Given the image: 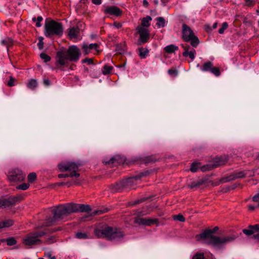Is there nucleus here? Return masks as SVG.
<instances>
[{
    "instance_id": "obj_53",
    "label": "nucleus",
    "mask_w": 259,
    "mask_h": 259,
    "mask_svg": "<svg viewBox=\"0 0 259 259\" xmlns=\"http://www.w3.org/2000/svg\"><path fill=\"white\" fill-rule=\"evenodd\" d=\"M43 83L46 86H49L50 85V81L49 79L45 78L43 80Z\"/></svg>"
},
{
    "instance_id": "obj_27",
    "label": "nucleus",
    "mask_w": 259,
    "mask_h": 259,
    "mask_svg": "<svg viewBox=\"0 0 259 259\" xmlns=\"http://www.w3.org/2000/svg\"><path fill=\"white\" fill-rule=\"evenodd\" d=\"M157 23L156 25L158 27H164L165 25V20L164 18L160 17L156 18Z\"/></svg>"
},
{
    "instance_id": "obj_42",
    "label": "nucleus",
    "mask_w": 259,
    "mask_h": 259,
    "mask_svg": "<svg viewBox=\"0 0 259 259\" xmlns=\"http://www.w3.org/2000/svg\"><path fill=\"white\" fill-rule=\"evenodd\" d=\"M228 25L227 22H224L222 24V27L219 30V32L220 34H223L225 30L228 28Z\"/></svg>"
},
{
    "instance_id": "obj_14",
    "label": "nucleus",
    "mask_w": 259,
    "mask_h": 259,
    "mask_svg": "<svg viewBox=\"0 0 259 259\" xmlns=\"http://www.w3.org/2000/svg\"><path fill=\"white\" fill-rule=\"evenodd\" d=\"M106 14H109L115 16H119L122 14L121 10L116 6H108L104 10Z\"/></svg>"
},
{
    "instance_id": "obj_36",
    "label": "nucleus",
    "mask_w": 259,
    "mask_h": 259,
    "mask_svg": "<svg viewBox=\"0 0 259 259\" xmlns=\"http://www.w3.org/2000/svg\"><path fill=\"white\" fill-rule=\"evenodd\" d=\"M199 164V163L197 162L192 163L190 168L191 171L193 172H196L198 168Z\"/></svg>"
},
{
    "instance_id": "obj_64",
    "label": "nucleus",
    "mask_w": 259,
    "mask_h": 259,
    "mask_svg": "<svg viewBox=\"0 0 259 259\" xmlns=\"http://www.w3.org/2000/svg\"><path fill=\"white\" fill-rule=\"evenodd\" d=\"M154 3H155L156 5L158 4V0H156V1H154Z\"/></svg>"
},
{
    "instance_id": "obj_28",
    "label": "nucleus",
    "mask_w": 259,
    "mask_h": 259,
    "mask_svg": "<svg viewBox=\"0 0 259 259\" xmlns=\"http://www.w3.org/2000/svg\"><path fill=\"white\" fill-rule=\"evenodd\" d=\"M2 44L3 45L6 46L7 47V48H8L9 47L13 45V41L11 38L7 37L2 41Z\"/></svg>"
},
{
    "instance_id": "obj_13",
    "label": "nucleus",
    "mask_w": 259,
    "mask_h": 259,
    "mask_svg": "<svg viewBox=\"0 0 259 259\" xmlns=\"http://www.w3.org/2000/svg\"><path fill=\"white\" fill-rule=\"evenodd\" d=\"M18 200L17 197H10L8 199L0 200V209L6 208L14 205Z\"/></svg>"
},
{
    "instance_id": "obj_8",
    "label": "nucleus",
    "mask_w": 259,
    "mask_h": 259,
    "mask_svg": "<svg viewBox=\"0 0 259 259\" xmlns=\"http://www.w3.org/2000/svg\"><path fill=\"white\" fill-rule=\"evenodd\" d=\"M60 171L62 172L67 171V174H73V177H78L79 174L77 172L78 165L71 161L63 162L58 165Z\"/></svg>"
},
{
    "instance_id": "obj_15",
    "label": "nucleus",
    "mask_w": 259,
    "mask_h": 259,
    "mask_svg": "<svg viewBox=\"0 0 259 259\" xmlns=\"http://www.w3.org/2000/svg\"><path fill=\"white\" fill-rule=\"evenodd\" d=\"M72 206L73 213L77 212H89L91 210V207L89 205L72 203Z\"/></svg>"
},
{
    "instance_id": "obj_58",
    "label": "nucleus",
    "mask_w": 259,
    "mask_h": 259,
    "mask_svg": "<svg viewBox=\"0 0 259 259\" xmlns=\"http://www.w3.org/2000/svg\"><path fill=\"white\" fill-rule=\"evenodd\" d=\"M218 230L219 228L218 227H215L212 230H211L212 235L215 233Z\"/></svg>"
},
{
    "instance_id": "obj_32",
    "label": "nucleus",
    "mask_w": 259,
    "mask_h": 259,
    "mask_svg": "<svg viewBox=\"0 0 259 259\" xmlns=\"http://www.w3.org/2000/svg\"><path fill=\"white\" fill-rule=\"evenodd\" d=\"M8 245H13L16 244V240L13 237H9L5 240Z\"/></svg>"
},
{
    "instance_id": "obj_52",
    "label": "nucleus",
    "mask_w": 259,
    "mask_h": 259,
    "mask_svg": "<svg viewBox=\"0 0 259 259\" xmlns=\"http://www.w3.org/2000/svg\"><path fill=\"white\" fill-rule=\"evenodd\" d=\"M85 62H87L89 64H91L93 63V60L92 59L86 58L82 60V63Z\"/></svg>"
},
{
    "instance_id": "obj_25",
    "label": "nucleus",
    "mask_w": 259,
    "mask_h": 259,
    "mask_svg": "<svg viewBox=\"0 0 259 259\" xmlns=\"http://www.w3.org/2000/svg\"><path fill=\"white\" fill-rule=\"evenodd\" d=\"M75 237L79 239H85L92 238L89 235L85 232H77L75 234Z\"/></svg>"
},
{
    "instance_id": "obj_40",
    "label": "nucleus",
    "mask_w": 259,
    "mask_h": 259,
    "mask_svg": "<svg viewBox=\"0 0 259 259\" xmlns=\"http://www.w3.org/2000/svg\"><path fill=\"white\" fill-rule=\"evenodd\" d=\"M210 71L214 74L217 76H219L220 75V71L218 68L217 67H213L210 70Z\"/></svg>"
},
{
    "instance_id": "obj_45",
    "label": "nucleus",
    "mask_w": 259,
    "mask_h": 259,
    "mask_svg": "<svg viewBox=\"0 0 259 259\" xmlns=\"http://www.w3.org/2000/svg\"><path fill=\"white\" fill-rule=\"evenodd\" d=\"M245 1V5L248 7H252L254 5L255 2H253L252 0H244Z\"/></svg>"
},
{
    "instance_id": "obj_1",
    "label": "nucleus",
    "mask_w": 259,
    "mask_h": 259,
    "mask_svg": "<svg viewBox=\"0 0 259 259\" xmlns=\"http://www.w3.org/2000/svg\"><path fill=\"white\" fill-rule=\"evenodd\" d=\"M197 240H202L204 243L212 245L217 248H220L227 243L234 241L238 237V235L219 237L212 235L210 229H206L202 233L197 235Z\"/></svg>"
},
{
    "instance_id": "obj_20",
    "label": "nucleus",
    "mask_w": 259,
    "mask_h": 259,
    "mask_svg": "<svg viewBox=\"0 0 259 259\" xmlns=\"http://www.w3.org/2000/svg\"><path fill=\"white\" fill-rule=\"evenodd\" d=\"M228 161V158L226 156L216 158L214 159L212 168H215L218 166L225 164Z\"/></svg>"
},
{
    "instance_id": "obj_29",
    "label": "nucleus",
    "mask_w": 259,
    "mask_h": 259,
    "mask_svg": "<svg viewBox=\"0 0 259 259\" xmlns=\"http://www.w3.org/2000/svg\"><path fill=\"white\" fill-rule=\"evenodd\" d=\"M37 85V82L36 80L34 79H30L27 84V87L32 90L34 89Z\"/></svg>"
},
{
    "instance_id": "obj_34",
    "label": "nucleus",
    "mask_w": 259,
    "mask_h": 259,
    "mask_svg": "<svg viewBox=\"0 0 259 259\" xmlns=\"http://www.w3.org/2000/svg\"><path fill=\"white\" fill-rule=\"evenodd\" d=\"M44 256L49 259H56V256L53 254L51 251H47L45 252Z\"/></svg>"
},
{
    "instance_id": "obj_43",
    "label": "nucleus",
    "mask_w": 259,
    "mask_h": 259,
    "mask_svg": "<svg viewBox=\"0 0 259 259\" xmlns=\"http://www.w3.org/2000/svg\"><path fill=\"white\" fill-rule=\"evenodd\" d=\"M192 259H205L203 253H197L194 255Z\"/></svg>"
},
{
    "instance_id": "obj_62",
    "label": "nucleus",
    "mask_w": 259,
    "mask_h": 259,
    "mask_svg": "<svg viewBox=\"0 0 259 259\" xmlns=\"http://www.w3.org/2000/svg\"><path fill=\"white\" fill-rule=\"evenodd\" d=\"M255 207L253 205H249L248 206V209L250 210H253L255 209Z\"/></svg>"
},
{
    "instance_id": "obj_12",
    "label": "nucleus",
    "mask_w": 259,
    "mask_h": 259,
    "mask_svg": "<svg viewBox=\"0 0 259 259\" xmlns=\"http://www.w3.org/2000/svg\"><path fill=\"white\" fill-rule=\"evenodd\" d=\"M137 30L140 34V40L142 43H145L147 41L149 38V33L148 29L142 26H138Z\"/></svg>"
},
{
    "instance_id": "obj_57",
    "label": "nucleus",
    "mask_w": 259,
    "mask_h": 259,
    "mask_svg": "<svg viewBox=\"0 0 259 259\" xmlns=\"http://www.w3.org/2000/svg\"><path fill=\"white\" fill-rule=\"evenodd\" d=\"M113 26L117 28H119L121 27V24L119 23L114 22L113 24Z\"/></svg>"
},
{
    "instance_id": "obj_5",
    "label": "nucleus",
    "mask_w": 259,
    "mask_h": 259,
    "mask_svg": "<svg viewBox=\"0 0 259 259\" xmlns=\"http://www.w3.org/2000/svg\"><path fill=\"white\" fill-rule=\"evenodd\" d=\"M45 28V34L47 37H50L53 35L60 36L63 34V28L62 24L55 21H47Z\"/></svg>"
},
{
    "instance_id": "obj_41",
    "label": "nucleus",
    "mask_w": 259,
    "mask_h": 259,
    "mask_svg": "<svg viewBox=\"0 0 259 259\" xmlns=\"http://www.w3.org/2000/svg\"><path fill=\"white\" fill-rule=\"evenodd\" d=\"M29 187V184L27 183H23L17 186L16 188L18 189H21L23 190H25L27 189Z\"/></svg>"
},
{
    "instance_id": "obj_18",
    "label": "nucleus",
    "mask_w": 259,
    "mask_h": 259,
    "mask_svg": "<svg viewBox=\"0 0 259 259\" xmlns=\"http://www.w3.org/2000/svg\"><path fill=\"white\" fill-rule=\"evenodd\" d=\"M207 182V179L206 178H202L192 182L190 184L188 185V187L190 189L198 188L200 186L206 184Z\"/></svg>"
},
{
    "instance_id": "obj_60",
    "label": "nucleus",
    "mask_w": 259,
    "mask_h": 259,
    "mask_svg": "<svg viewBox=\"0 0 259 259\" xmlns=\"http://www.w3.org/2000/svg\"><path fill=\"white\" fill-rule=\"evenodd\" d=\"M217 25H218V23L217 22H215L213 25H212V28H210L209 30H211L212 29H215L217 27Z\"/></svg>"
},
{
    "instance_id": "obj_26",
    "label": "nucleus",
    "mask_w": 259,
    "mask_h": 259,
    "mask_svg": "<svg viewBox=\"0 0 259 259\" xmlns=\"http://www.w3.org/2000/svg\"><path fill=\"white\" fill-rule=\"evenodd\" d=\"M212 67L213 64L211 62H207L203 64L201 70L203 71H210Z\"/></svg>"
},
{
    "instance_id": "obj_10",
    "label": "nucleus",
    "mask_w": 259,
    "mask_h": 259,
    "mask_svg": "<svg viewBox=\"0 0 259 259\" xmlns=\"http://www.w3.org/2000/svg\"><path fill=\"white\" fill-rule=\"evenodd\" d=\"M8 178L10 182H21L24 180L25 175L21 170L14 169L10 172Z\"/></svg>"
},
{
    "instance_id": "obj_17",
    "label": "nucleus",
    "mask_w": 259,
    "mask_h": 259,
    "mask_svg": "<svg viewBox=\"0 0 259 259\" xmlns=\"http://www.w3.org/2000/svg\"><path fill=\"white\" fill-rule=\"evenodd\" d=\"M242 232L247 236H249L259 233V225H250L247 229H243Z\"/></svg>"
},
{
    "instance_id": "obj_35",
    "label": "nucleus",
    "mask_w": 259,
    "mask_h": 259,
    "mask_svg": "<svg viewBox=\"0 0 259 259\" xmlns=\"http://www.w3.org/2000/svg\"><path fill=\"white\" fill-rule=\"evenodd\" d=\"M173 218L175 220H177L181 222H184L185 221V219L183 217V215L181 214H179L178 215H174Z\"/></svg>"
},
{
    "instance_id": "obj_46",
    "label": "nucleus",
    "mask_w": 259,
    "mask_h": 259,
    "mask_svg": "<svg viewBox=\"0 0 259 259\" xmlns=\"http://www.w3.org/2000/svg\"><path fill=\"white\" fill-rule=\"evenodd\" d=\"M252 201L258 203L256 207H259V193L252 197Z\"/></svg>"
},
{
    "instance_id": "obj_6",
    "label": "nucleus",
    "mask_w": 259,
    "mask_h": 259,
    "mask_svg": "<svg viewBox=\"0 0 259 259\" xmlns=\"http://www.w3.org/2000/svg\"><path fill=\"white\" fill-rule=\"evenodd\" d=\"M182 37L184 41L190 42L191 46L194 48L197 47L199 43V39L191 28L186 24L184 23L182 25Z\"/></svg>"
},
{
    "instance_id": "obj_19",
    "label": "nucleus",
    "mask_w": 259,
    "mask_h": 259,
    "mask_svg": "<svg viewBox=\"0 0 259 259\" xmlns=\"http://www.w3.org/2000/svg\"><path fill=\"white\" fill-rule=\"evenodd\" d=\"M182 47L183 48L184 50V52L183 53V55L184 57H187L189 56L191 60L194 59L195 57V54H196V51L194 49H192L190 50V47L189 46H184L182 45Z\"/></svg>"
},
{
    "instance_id": "obj_48",
    "label": "nucleus",
    "mask_w": 259,
    "mask_h": 259,
    "mask_svg": "<svg viewBox=\"0 0 259 259\" xmlns=\"http://www.w3.org/2000/svg\"><path fill=\"white\" fill-rule=\"evenodd\" d=\"M43 38L42 37H40L39 38V42L37 44V46L40 50H41L43 48Z\"/></svg>"
},
{
    "instance_id": "obj_47",
    "label": "nucleus",
    "mask_w": 259,
    "mask_h": 259,
    "mask_svg": "<svg viewBox=\"0 0 259 259\" xmlns=\"http://www.w3.org/2000/svg\"><path fill=\"white\" fill-rule=\"evenodd\" d=\"M58 177L59 178H64L67 177H73V174H60L58 175Z\"/></svg>"
},
{
    "instance_id": "obj_38",
    "label": "nucleus",
    "mask_w": 259,
    "mask_h": 259,
    "mask_svg": "<svg viewBox=\"0 0 259 259\" xmlns=\"http://www.w3.org/2000/svg\"><path fill=\"white\" fill-rule=\"evenodd\" d=\"M36 178V174H35V173H34V172L30 173L28 176V180L29 182L30 183L33 182L35 180Z\"/></svg>"
},
{
    "instance_id": "obj_23",
    "label": "nucleus",
    "mask_w": 259,
    "mask_h": 259,
    "mask_svg": "<svg viewBox=\"0 0 259 259\" xmlns=\"http://www.w3.org/2000/svg\"><path fill=\"white\" fill-rule=\"evenodd\" d=\"M164 49L167 53L171 54L178 50V47L174 45H170L166 46Z\"/></svg>"
},
{
    "instance_id": "obj_21",
    "label": "nucleus",
    "mask_w": 259,
    "mask_h": 259,
    "mask_svg": "<svg viewBox=\"0 0 259 259\" xmlns=\"http://www.w3.org/2000/svg\"><path fill=\"white\" fill-rule=\"evenodd\" d=\"M79 33V29L77 27H72L68 29V36L70 39L77 37Z\"/></svg>"
},
{
    "instance_id": "obj_7",
    "label": "nucleus",
    "mask_w": 259,
    "mask_h": 259,
    "mask_svg": "<svg viewBox=\"0 0 259 259\" xmlns=\"http://www.w3.org/2000/svg\"><path fill=\"white\" fill-rule=\"evenodd\" d=\"M43 231L35 232L26 235L22 240V243L26 246H32L40 244L41 242L39 237L45 235Z\"/></svg>"
},
{
    "instance_id": "obj_3",
    "label": "nucleus",
    "mask_w": 259,
    "mask_h": 259,
    "mask_svg": "<svg viewBox=\"0 0 259 259\" xmlns=\"http://www.w3.org/2000/svg\"><path fill=\"white\" fill-rule=\"evenodd\" d=\"M81 55L79 49L76 46H70L67 51H60L57 54V62L61 65H64L66 61H77Z\"/></svg>"
},
{
    "instance_id": "obj_24",
    "label": "nucleus",
    "mask_w": 259,
    "mask_h": 259,
    "mask_svg": "<svg viewBox=\"0 0 259 259\" xmlns=\"http://www.w3.org/2000/svg\"><path fill=\"white\" fill-rule=\"evenodd\" d=\"M152 20V18L150 16H147L144 17L142 20V25L141 26L142 27H148L150 26L149 22Z\"/></svg>"
},
{
    "instance_id": "obj_59",
    "label": "nucleus",
    "mask_w": 259,
    "mask_h": 259,
    "mask_svg": "<svg viewBox=\"0 0 259 259\" xmlns=\"http://www.w3.org/2000/svg\"><path fill=\"white\" fill-rule=\"evenodd\" d=\"M161 2L162 3L163 6H165V5L169 2L170 0H160Z\"/></svg>"
},
{
    "instance_id": "obj_11",
    "label": "nucleus",
    "mask_w": 259,
    "mask_h": 259,
    "mask_svg": "<svg viewBox=\"0 0 259 259\" xmlns=\"http://www.w3.org/2000/svg\"><path fill=\"white\" fill-rule=\"evenodd\" d=\"M247 175L245 171H236L231 174L230 175L223 178L222 179V183H226L231 181H233L236 179L242 178Z\"/></svg>"
},
{
    "instance_id": "obj_49",
    "label": "nucleus",
    "mask_w": 259,
    "mask_h": 259,
    "mask_svg": "<svg viewBox=\"0 0 259 259\" xmlns=\"http://www.w3.org/2000/svg\"><path fill=\"white\" fill-rule=\"evenodd\" d=\"M15 80V79L12 76H10V80L8 81V82L7 83L9 87L14 86L15 85L14 84Z\"/></svg>"
},
{
    "instance_id": "obj_63",
    "label": "nucleus",
    "mask_w": 259,
    "mask_h": 259,
    "mask_svg": "<svg viewBox=\"0 0 259 259\" xmlns=\"http://www.w3.org/2000/svg\"><path fill=\"white\" fill-rule=\"evenodd\" d=\"M105 211H102V210H98V211H96L94 212L95 214H98V213H103L104 212H105Z\"/></svg>"
},
{
    "instance_id": "obj_22",
    "label": "nucleus",
    "mask_w": 259,
    "mask_h": 259,
    "mask_svg": "<svg viewBox=\"0 0 259 259\" xmlns=\"http://www.w3.org/2000/svg\"><path fill=\"white\" fill-rule=\"evenodd\" d=\"M98 47V45L97 44H91L90 45L83 44L82 45V49L84 50L85 55L88 54L91 50H97Z\"/></svg>"
},
{
    "instance_id": "obj_37",
    "label": "nucleus",
    "mask_w": 259,
    "mask_h": 259,
    "mask_svg": "<svg viewBox=\"0 0 259 259\" xmlns=\"http://www.w3.org/2000/svg\"><path fill=\"white\" fill-rule=\"evenodd\" d=\"M32 20L34 22L36 21V23L35 24L36 27H39L41 26V25L40 22L42 20V18L41 16H38L37 18V19H36L35 18H32Z\"/></svg>"
},
{
    "instance_id": "obj_33",
    "label": "nucleus",
    "mask_w": 259,
    "mask_h": 259,
    "mask_svg": "<svg viewBox=\"0 0 259 259\" xmlns=\"http://www.w3.org/2000/svg\"><path fill=\"white\" fill-rule=\"evenodd\" d=\"M139 56L142 58H145L148 53V51L147 49L142 48H140L139 49Z\"/></svg>"
},
{
    "instance_id": "obj_30",
    "label": "nucleus",
    "mask_w": 259,
    "mask_h": 259,
    "mask_svg": "<svg viewBox=\"0 0 259 259\" xmlns=\"http://www.w3.org/2000/svg\"><path fill=\"white\" fill-rule=\"evenodd\" d=\"M13 225V221L12 220H6L3 222L0 223V229L4 227H9Z\"/></svg>"
},
{
    "instance_id": "obj_50",
    "label": "nucleus",
    "mask_w": 259,
    "mask_h": 259,
    "mask_svg": "<svg viewBox=\"0 0 259 259\" xmlns=\"http://www.w3.org/2000/svg\"><path fill=\"white\" fill-rule=\"evenodd\" d=\"M168 73L169 74L173 76H176L178 74L177 71L174 69H169Z\"/></svg>"
},
{
    "instance_id": "obj_16",
    "label": "nucleus",
    "mask_w": 259,
    "mask_h": 259,
    "mask_svg": "<svg viewBox=\"0 0 259 259\" xmlns=\"http://www.w3.org/2000/svg\"><path fill=\"white\" fill-rule=\"evenodd\" d=\"M136 222L139 225L151 226L153 224H157L158 220L156 219L139 218L136 220Z\"/></svg>"
},
{
    "instance_id": "obj_55",
    "label": "nucleus",
    "mask_w": 259,
    "mask_h": 259,
    "mask_svg": "<svg viewBox=\"0 0 259 259\" xmlns=\"http://www.w3.org/2000/svg\"><path fill=\"white\" fill-rule=\"evenodd\" d=\"M101 2L102 0H92V3L95 5H100Z\"/></svg>"
},
{
    "instance_id": "obj_56",
    "label": "nucleus",
    "mask_w": 259,
    "mask_h": 259,
    "mask_svg": "<svg viewBox=\"0 0 259 259\" xmlns=\"http://www.w3.org/2000/svg\"><path fill=\"white\" fill-rule=\"evenodd\" d=\"M252 238H254L257 242H259V233L254 235L253 236H252Z\"/></svg>"
},
{
    "instance_id": "obj_61",
    "label": "nucleus",
    "mask_w": 259,
    "mask_h": 259,
    "mask_svg": "<svg viewBox=\"0 0 259 259\" xmlns=\"http://www.w3.org/2000/svg\"><path fill=\"white\" fill-rule=\"evenodd\" d=\"M148 5H149L148 2L146 0H144L143 1V5H144V6L147 7H148Z\"/></svg>"
},
{
    "instance_id": "obj_2",
    "label": "nucleus",
    "mask_w": 259,
    "mask_h": 259,
    "mask_svg": "<svg viewBox=\"0 0 259 259\" xmlns=\"http://www.w3.org/2000/svg\"><path fill=\"white\" fill-rule=\"evenodd\" d=\"M94 234L99 238H105L109 240H119L124 236V233L121 229L103 225L94 229Z\"/></svg>"
},
{
    "instance_id": "obj_44",
    "label": "nucleus",
    "mask_w": 259,
    "mask_h": 259,
    "mask_svg": "<svg viewBox=\"0 0 259 259\" xmlns=\"http://www.w3.org/2000/svg\"><path fill=\"white\" fill-rule=\"evenodd\" d=\"M124 47H125L124 44L123 45V48H121L119 45H117L116 46V50L118 53H119L120 54H123L124 52Z\"/></svg>"
},
{
    "instance_id": "obj_31",
    "label": "nucleus",
    "mask_w": 259,
    "mask_h": 259,
    "mask_svg": "<svg viewBox=\"0 0 259 259\" xmlns=\"http://www.w3.org/2000/svg\"><path fill=\"white\" fill-rule=\"evenodd\" d=\"M113 69V67L108 65H105L102 69V73L104 75L108 74Z\"/></svg>"
},
{
    "instance_id": "obj_4",
    "label": "nucleus",
    "mask_w": 259,
    "mask_h": 259,
    "mask_svg": "<svg viewBox=\"0 0 259 259\" xmlns=\"http://www.w3.org/2000/svg\"><path fill=\"white\" fill-rule=\"evenodd\" d=\"M71 213H73L72 203L58 206L54 209L53 219H48L47 222V225L48 226L52 225L57 220L62 219L65 216Z\"/></svg>"
},
{
    "instance_id": "obj_51",
    "label": "nucleus",
    "mask_w": 259,
    "mask_h": 259,
    "mask_svg": "<svg viewBox=\"0 0 259 259\" xmlns=\"http://www.w3.org/2000/svg\"><path fill=\"white\" fill-rule=\"evenodd\" d=\"M116 160V157H112L111 158L109 161H105L104 162L106 164H112V163H114V161L115 160Z\"/></svg>"
},
{
    "instance_id": "obj_9",
    "label": "nucleus",
    "mask_w": 259,
    "mask_h": 259,
    "mask_svg": "<svg viewBox=\"0 0 259 259\" xmlns=\"http://www.w3.org/2000/svg\"><path fill=\"white\" fill-rule=\"evenodd\" d=\"M138 179L137 177H135L123 180L112 186V191L113 192L120 191L124 188L132 187Z\"/></svg>"
},
{
    "instance_id": "obj_54",
    "label": "nucleus",
    "mask_w": 259,
    "mask_h": 259,
    "mask_svg": "<svg viewBox=\"0 0 259 259\" xmlns=\"http://www.w3.org/2000/svg\"><path fill=\"white\" fill-rule=\"evenodd\" d=\"M54 242V238L53 237H51L46 240V242L48 243H52Z\"/></svg>"
},
{
    "instance_id": "obj_39",
    "label": "nucleus",
    "mask_w": 259,
    "mask_h": 259,
    "mask_svg": "<svg viewBox=\"0 0 259 259\" xmlns=\"http://www.w3.org/2000/svg\"><path fill=\"white\" fill-rule=\"evenodd\" d=\"M40 57L41 59L44 60L45 62H47L51 60V58L48 55L45 53H41L40 55Z\"/></svg>"
}]
</instances>
